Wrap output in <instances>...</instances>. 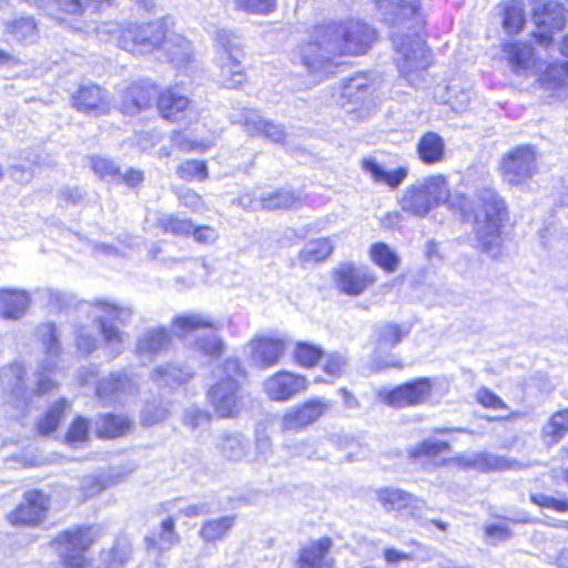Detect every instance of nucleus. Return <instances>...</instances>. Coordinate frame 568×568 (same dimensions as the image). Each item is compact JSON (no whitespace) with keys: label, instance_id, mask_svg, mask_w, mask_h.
<instances>
[{"label":"nucleus","instance_id":"f257e3e1","mask_svg":"<svg viewBox=\"0 0 568 568\" xmlns=\"http://www.w3.org/2000/svg\"><path fill=\"white\" fill-rule=\"evenodd\" d=\"M375 39V31L359 20L315 26L307 43L300 48V61L315 81L335 73V59L343 54H362Z\"/></svg>","mask_w":568,"mask_h":568},{"label":"nucleus","instance_id":"f03ea898","mask_svg":"<svg viewBox=\"0 0 568 568\" xmlns=\"http://www.w3.org/2000/svg\"><path fill=\"white\" fill-rule=\"evenodd\" d=\"M376 6L392 28L394 61L399 74L412 85H417L419 73L430 64L428 50L419 34L425 23L419 0H376Z\"/></svg>","mask_w":568,"mask_h":568},{"label":"nucleus","instance_id":"7ed1b4c3","mask_svg":"<svg viewBox=\"0 0 568 568\" xmlns=\"http://www.w3.org/2000/svg\"><path fill=\"white\" fill-rule=\"evenodd\" d=\"M506 217L507 206L504 199L491 187L479 189L474 226L483 251L491 256L500 253L503 244L500 229Z\"/></svg>","mask_w":568,"mask_h":568},{"label":"nucleus","instance_id":"20e7f679","mask_svg":"<svg viewBox=\"0 0 568 568\" xmlns=\"http://www.w3.org/2000/svg\"><path fill=\"white\" fill-rule=\"evenodd\" d=\"M464 202V196L450 199L448 182L444 175L438 174L409 185L400 199V206L409 214L425 216L439 204L446 203L450 207L462 209Z\"/></svg>","mask_w":568,"mask_h":568},{"label":"nucleus","instance_id":"39448f33","mask_svg":"<svg viewBox=\"0 0 568 568\" xmlns=\"http://www.w3.org/2000/svg\"><path fill=\"white\" fill-rule=\"evenodd\" d=\"M220 327L209 316L197 313L178 315L172 321V332L176 337L192 341L197 352L211 358H219L225 348L216 334Z\"/></svg>","mask_w":568,"mask_h":568},{"label":"nucleus","instance_id":"423d86ee","mask_svg":"<svg viewBox=\"0 0 568 568\" xmlns=\"http://www.w3.org/2000/svg\"><path fill=\"white\" fill-rule=\"evenodd\" d=\"M220 381L209 390V399L222 418L234 417L240 412V383L243 371L237 358H227Z\"/></svg>","mask_w":568,"mask_h":568},{"label":"nucleus","instance_id":"0eeeda50","mask_svg":"<svg viewBox=\"0 0 568 568\" xmlns=\"http://www.w3.org/2000/svg\"><path fill=\"white\" fill-rule=\"evenodd\" d=\"M112 29L106 32H116V41L123 50L136 55L152 53L162 45L165 33L166 23L164 20L142 24H128L119 28L116 24H110Z\"/></svg>","mask_w":568,"mask_h":568},{"label":"nucleus","instance_id":"6e6552de","mask_svg":"<svg viewBox=\"0 0 568 568\" xmlns=\"http://www.w3.org/2000/svg\"><path fill=\"white\" fill-rule=\"evenodd\" d=\"M215 42V63L220 68V79L224 87L235 89L245 81L242 42L233 32L224 29L216 31Z\"/></svg>","mask_w":568,"mask_h":568},{"label":"nucleus","instance_id":"1a4fd4ad","mask_svg":"<svg viewBox=\"0 0 568 568\" xmlns=\"http://www.w3.org/2000/svg\"><path fill=\"white\" fill-rule=\"evenodd\" d=\"M92 308L105 345L114 356L121 354L126 334L114 326L112 321H116L121 325H128L133 316L132 306L112 301H97L92 304Z\"/></svg>","mask_w":568,"mask_h":568},{"label":"nucleus","instance_id":"9d476101","mask_svg":"<svg viewBox=\"0 0 568 568\" xmlns=\"http://www.w3.org/2000/svg\"><path fill=\"white\" fill-rule=\"evenodd\" d=\"M95 532L92 527H75L59 535L52 545L68 568H84V551L93 544Z\"/></svg>","mask_w":568,"mask_h":568},{"label":"nucleus","instance_id":"9b49d317","mask_svg":"<svg viewBox=\"0 0 568 568\" xmlns=\"http://www.w3.org/2000/svg\"><path fill=\"white\" fill-rule=\"evenodd\" d=\"M37 336L44 348L45 358L42 359L39 365L36 392L44 394L57 386L51 375L58 366V357L61 353V346L57 326L52 323L39 325L37 328Z\"/></svg>","mask_w":568,"mask_h":568},{"label":"nucleus","instance_id":"f8f14e48","mask_svg":"<svg viewBox=\"0 0 568 568\" xmlns=\"http://www.w3.org/2000/svg\"><path fill=\"white\" fill-rule=\"evenodd\" d=\"M499 169L508 184L526 183L537 171L535 149L531 145H520L510 150L503 158Z\"/></svg>","mask_w":568,"mask_h":568},{"label":"nucleus","instance_id":"ddd939ff","mask_svg":"<svg viewBox=\"0 0 568 568\" xmlns=\"http://www.w3.org/2000/svg\"><path fill=\"white\" fill-rule=\"evenodd\" d=\"M375 496L385 511H396L403 517L419 518L426 508L423 499L395 487L378 488Z\"/></svg>","mask_w":568,"mask_h":568},{"label":"nucleus","instance_id":"4468645a","mask_svg":"<svg viewBox=\"0 0 568 568\" xmlns=\"http://www.w3.org/2000/svg\"><path fill=\"white\" fill-rule=\"evenodd\" d=\"M374 81L367 74H356L344 87L343 97L347 100L344 108L347 112L358 113V118L366 116L374 108Z\"/></svg>","mask_w":568,"mask_h":568},{"label":"nucleus","instance_id":"2eb2a0df","mask_svg":"<svg viewBox=\"0 0 568 568\" xmlns=\"http://www.w3.org/2000/svg\"><path fill=\"white\" fill-rule=\"evenodd\" d=\"M329 405L321 398H312L302 405L291 407L281 418V430L283 433H297L316 422Z\"/></svg>","mask_w":568,"mask_h":568},{"label":"nucleus","instance_id":"dca6fc26","mask_svg":"<svg viewBox=\"0 0 568 568\" xmlns=\"http://www.w3.org/2000/svg\"><path fill=\"white\" fill-rule=\"evenodd\" d=\"M305 376L288 371H280L263 382L267 397L275 402H287L307 388Z\"/></svg>","mask_w":568,"mask_h":568},{"label":"nucleus","instance_id":"f3484780","mask_svg":"<svg viewBox=\"0 0 568 568\" xmlns=\"http://www.w3.org/2000/svg\"><path fill=\"white\" fill-rule=\"evenodd\" d=\"M536 31L534 37L540 44L548 45L552 41L555 31H560L566 23L564 7L555 0H548L541 10L534 13Z\"/></svg>","mask_w":568,"mask_h":568},{"label":"nucleus","instance_id":"a211bd4d","mask_svg":"<svg viewBox=\"0 0 568 568\" xmlns=\"http://www.w3.org/2000/svg\"><path fill=\"white\" fill-rule=\"evenodd\" d=\"M433 384L429 378H417L403 384L393 390L381 392L386 404L394 407H405L425 403L432 393Z\"/></svg>","mask_w":568,"mask_h":568},{"label":"nucleus","instance_id":"6ab92c4d","mask_svg":"<svg viewBox=\"0 0 568 568\" xmlns=\"http://www.w3.org/2000/svg\"><path fill=\"white\" fill-rule=\"evenodd\" d=\"M374 273L367 267L356 266L352 263L342 264L335 271L337 288L351 296L363 294L374 282Z\"/></svg>","mask_w":568,"mask_h":568},{"label":"nucleus","instance_id":"aec40b11","mask_svg":"<svg viewBox=\"0 0 568 568\" xmlns=\"http://www.w3.org/2000/svg\"><path fill=\"white\" fill-rule=\"evenodd\" d=\"M48 508L49 499L41 491H28L23 501L8 515V520L14 526H36L44 519Z\"/></svg>","mask_w":568,"mask_h":568},{"label":"nucleus","instance_id":"412c9836","mask_svg":"<svg viewBox=\"0 0 568 568\" xmlns=\"http://www.w3.org/2000/svg\"><path fill=\"white\" fill-rule=\"evenodd\" d=\"M251 362L260 368L278 364L285 354L286 343L282 338L258 337L250 342Z\"/></svg>","mask_w":568,"mask_h":568},{"label":"nucleus","instance_id":"4be33fe9","mask_svg":"<svg viewBox=\"0 0 568 568\" xmlns=\"http://www.w3.org/2000/svg\"><path fill=\"white\" fill-rule=\"evenodd\" d=\"M158 94L156 88L149 81L131 84L123 91L119 109L125 114H135L151 106Z\"/></svg>","mask_w":568,"mask_h":568},{"label":"nucleus","instance_id":"5701e85b","mask_svg":"<svg viewBox=\"0 0 568 568\" xmlns=\"http://www.w3.org/2000/svg\"><path fill=\"white\" fill-rule=\"evenodd\" d=\"M74 108L83 113L101 115L110 111L106 92L95 84L82 85L72 97Z\"/></svg>","mask_w":568,"mask_h":568},{"label":"nucleus","instance_id":"b1692460","mask_svg":"<svg viewBox=\"0 0 568 568\" xmlns=\"http://www.w3.org/2000/svg\"><path fill=\"white\" fill-rule=\"evenodd\" d=\"M136 384L125 374L112 373L97 386V395L104 404L121 403L124 397L135 392Z\"/></svg>","mask_w":568,"mask_h":568},{"label":"nucleus","instance_id":"393cba45","mask_svg":"<svg viewBox=\"0 0 568 568\" xmlns=\"http://www.w3.org/2000/svg\"><path fill=\"white\" fill-rule=\"evenodd\" d=\"M240 122L250 135H261L274 143H280L285 138L282 125L263 119L256 110L244 109Z\"/></svg>","mask_w":568,"mask_h":568},{"label":"nucleus","instance_id":"a878e982","mask_svg":"<svg viewBox=\"0 0 568 568\" xmlns=\"http://www.w3.org/2000/svg\"><path fill=\"white\" fill-rule=\"evenodd\" d=\"M332 545L329 538H321L305 546L300 554L298 568H333L328 556Z\"/></svg>","mask_w":568,"mask_h":568},{"label":"nucleus","instance_id":"bb28decb","mask_svg":"<svg viewBox=\"0 0 568 568\" xmlns=\"http://www.w3.org/2000/svg\"><path fill=\"white\" fill-rule=\"evenodd\" d=\"M30 296L23 290H0V317L20 320L30 305Z\"/></svg>","mask_w":568,"mask_h":568},{"label":"nucleus","instance_id":"cd10ccee","mask_svg":"<svg viewBox=\"0 0 568 568\" xmlns=\"http://www.w3.org/2000/svg\"><path fill=\"white\" fill-rule=\"evenodd\" d=\"M133 425V420L125 415L105 414L95 419L94 432L99 438L114 439L130 433Z\"/></svg>","mask_w":568,"mask_h":568},{"label":"nucleus","instance_id":"c85d7f7f","mask_svg":"<svg viewBox=\"0 0 568 568\" xmlns=\"http://www.w3.org/2000/svg\"><path fill=\"white\" fill-rule=\"evenodd\" d=\"M503 52L508 65L518 75L526 74L536 65L532 48L526 43H507L504 45Z\"/></svg>","mask_w":568,"mask_h":568},{"label":"nucleus","instance_id":"c756f323","mask_svg":"<svg viewBox=\"0 0 568 568\" xmlns=\"http://www.w3.org/2000/svg\"><path fill=\"white\" fill-rule=\"evenodd\" d=\"M568 434V407L550 415L540 429V440L547 448L560 443Z\"/></svg>","mask_w":568,"mask_h":568},{"label":"nucleus","instance_id":"7c9ffc66","mask_svg":"<svg viewBox=\"0 0 568 568\" xmlns=\"http://www.w3.org/2000/svg\"><path fill=\"white\" fill-rule=\"evenodd\" d=\"M215 449L224 459L242 460L248 450V442L241 433H223L215 439Z\"/></svg>","mask_w":568,"mask_h":568},{"label":"nucleus","instance_id":"2f4dec72","mask_svg":"<svg viewBox=\"0 0 568 568\" xmlns=\"http://www.w3.org/2000/svg\"><path fill=\"white\" fill-rule=\"evenodd\" d=\"M171 335L164 327L150 328L142 333L135 343V352L140 356H151L169 347Z\"/></svg>","mask_w":568,"mask_h":568},{"label":"nucleus","instance_id":"473e14b6","mask_svg":"<svg viewBox=\"0 0 568 568\" xmlns=\"http://www.w3.org/2000/svg\"><path fill=\"white\" fill-rule=\"evenodd\" d=\"M26 369L22 364H12L1 374L2 383L11 389L14 406L23 409L28 405V392L24 386Z\"/></svg>","mask_w":568,"mask_h":568},{"label":"nucleus","instance_id":"72a5a7b5","mask_svg":"<svg viewBox=\"0 0 568 568\" xmlns=\"http://www.w3.org/2000/svg\"><path fill=\"white\" fill-rule=\"evenodd\" d=\"M456 462L463 468H473L479 471L504 470L513 467L511 463L505 457L488 453L459 456Z\"/></svg>","mask_w":568,"mask_h":568},{"label":"nucleus","instance_id":"f704fd0d","mask_svg":"<svg viewBox=\"0 0 568 568\" xmlns=\"http://www.w3.org/2000/svg\"><path fill=\"white\" fill-rule=\"evenodd\" d=\"M362 169L369 174L375 183H385L392 189H396L407 176L406 168H398L394 171H386L376 160L372 158L363 159Z\"/></svg>","mask_w":568,"mask_h":568},{"label":"nucleus","instance_id":"c9c22d12","mask_svg":"<svg viewBox=\"0 0 568 568\" xmlns=\"http://www.w3.org/2000/svg\"><path fill=\"white\" fill-rule=\"evenodd\" d=\"M416 150L423 163H439L445 156V142L437 133L427 132L419 139Z\"/></svg>","mask_w":568,"mask_h":568},{"label":"nucleus","instance_id":"e433bc0d","mask_svg":"<svg viewBox=\"0 0 568 568\" xmlns=\"http://www.w3.org/2000/svg\"><path fill=\"white\" fill-rule=\"evenodd\" d=\"M189 105V98L173 90L164 91L158 100L160 114L171 121H176L182 118V114L186 111Z\"/></svg>","mask_w":568,"mask_h":568},{"label":"nucleus","instance_id":"4c0bfd02","mask_svg":"<svg viewBox=\"0 0 568 568\" xmlns=\"http://www.w3.org/2000/svg\"><path fill=\"white\" fill-rule=\"evenodd\" d=\"M164 50L170 58L171 62L176 67H184L192 58L191 42L179 33H165V39L162 43Z\"/></svg>","mask_w":568,"mask_h":568},{"label":"nucleus","instance_id":"58836bf2","mask_svg":"<svg viewBox=\"0 0 568 568\" xmlns=\"http://www.w3.org/2000/svg\"><path fill=\"white\" fill-rule=\"evenodd\" d=\"M501 23L505 32L509 36L517 34L526 23L523 4L517 0H507L499 4Z\"/></svg>","mask_w":568,"mask_h":568},{"label":"nucleus","instance_id":"ea45409f","mask_svg":"<svg viewBox=\"0 0 568 568\" xmlns=\"http://www.w3.org/2000/svg\"><path fill=\"white\" fill-rule=\"evenodd\" d=\"M131 554L132 546L129 538L119 537L112 548L100 554V560L103 568H120L131 558Z\"/></svg>","mask_w":568,"mask_h":568},{"label":"nucleus","instance_id":"a19ab883","mask_svg":"<svg viewBox=\"0 0 568 568\" xmlns=\"http://www.w3.org/2000/svg\"><path fill=\"white\" fill-rule=\"evenodd\" d=\"M334 250L332 241L327 237H321L308 241L298 254L303 264L318 263L325 261Z\"/></svg>","mask_w":568,"mask_h":568},{"label":"nucleus","instance_id":"79ce46f5","mask_svg":"<svg viewBox=\"0 0 568 568\" xmlns=\"http://www.w3.org/2000/svg\"><path fill=\"white\" fill-rule=\"evenodd\" d=\"M542 87L549 91H560L568 87V61L549 64L540 77Z\"/></svg>","mask_w":568,"mask_h":568},{"label":"nucleus","instance_id":"37998d69","mask_svg":"<svg viewBox=\"0 0 568 568\" xmlns=\"http://www.w3.org/2000/svg\"><path fill=\"white\" fill-rule=\"evenodd\" d=\"M192 373L189 368H184L174 364H168L156 367L152 373V379L161 385L174 386L181 385L189 381Z\"/></svg>","mask_w":568,"mask_h":568},{"label":"nucleus","instance_id":"c03bdc74","mask_svg":"<svg viewBox=\"0 0 568 568\" xmlns=\"http://www.w3.org/2000/svg\"><path fill=\"white\" fill-rule=\"evenodd\" d=\"M234 521L235 517L233 516L206 520L200 529V537L206 542L221 540L231 530Z\"/></svg>","mask_w":568,"mask_h":568},{"label":"nucleus","instance_id":"a18cd8bd","mask_svg":"<svg viewBox=\"0 0 568 568\" xmlns=\"http://www.w3.org/2000/svg\"><path fill=\"white\" fill-rule=\"evenodd\" d=\"M175 523L173 518H166L161 524V531L159 541L154 537H146L145 544L149 550L155 549L159 552L166 551L176 545L180 540L178 532L174 529Z\"/></svg>","mask_w":568,"mask_h":568},{"label":"nucleus","instance_id":"49530a36","mask_svg":"<svg viewBox=\"0 0 568 568\" xmlns=\"http://www.w3.org/2000/svg\"><path fill=\"white\" fill-rule=\"evenodd\" d=\"M404 337V333L397 324H385L375 332V352L378 354L387 353L395 347Z\"/></svg>","mask_w":568,"mask_h":568},{"label":"nucleus","instance_id":"de8ad7c7","mask_svg":"<svg viewBox=\"0 0 568 568\" xmlns=\"http://www.w3.org/2000/svg\"><path fill=\"white\" fill-rule=\"evenodd\" d=\"M301 195L291 190H281L263 194V210L294 209L301 205Z\"/></svg>","mask_w":568,"mask_h":568},{"label":"nucleus","instance_id":"09e8293b","mask_svg":"<svg viewBox=\"0 0 568 568\" xmlns=\"http://www.w3.org/2000/svg\"><path fill=\"white\" fill-rule=\"evenodd\" d=\"M132 470L130 469L124 475H122L121 473H114L112 470L108 476H87L82 479L81 490L85 497H93L94 495L101 493L109 486L119 483L124 476H126Z\"/></svg>","mask_w":568,"mask_h":568},{"label":"nucleus","instance_id":"8fccbe9b","mask_svg":"<svg viewBox=\"0 0 568 568\" xmlns=\"http://www.w3.org/2000/svg\"><path fill=\"white\" fill-rule=\"evenodd\" d=\"M371 260L387 273H394L399 265V257L385 243H375L369 250Z\"/></svg>","mask_w":568,"mask_h":568},{"label":"nucleus","instance_id":"3c124183","mask_svg":"<svg viewBox=\"0 0 568 568\" xmlns=\"http://www.w3.org/2000/svg\"><path fill=\"white\" fill-rule=\"evenodd\" d=\"M6 34L17 41H33L37 34V24L32 18L10 20L4 26Z\"/></svg>","mask_w":568,"mask_h":568},{"label":"nucleus","instance_id":"603ef678","mask_svg":"<svg viewBox=\"0 0 568 568\" xmlns=\"http://www.w3.org/2000/svg\"><path fill=\"white\" fill-rule=\"evenodd\" d=\"M68 404L65 399L55 402L47 412L45 416L38 423V432L41 435H49L57 429L64 414Z\"/></svg>","mask_w":568,"mask_h":568},{"label":"nucleus","instance_id":"864d4df0","mask_svg":"<svg viewBox=\"0 0 568 568\" xmlns=\"http://www.w3.org/2000/svg\"><path fill=\"white\" fill-rule=\"evenodd\" d=\"M158 225L165 233L174 235H189L193 230V224L189 219H181L174 214H163L159 217Z\"/></svg>","mask_w":568,"mask_h":568},{"label":"nucleus","instance_id":"5fc2aeb1","mask_svg":"<svg viewBox=\"0 0 568 568\" xmlns=\"http://www.w3.org/2000/svg\"><path fill=\"white\" fill-rule=\"evenodd\" d=\"M322 355L323 352L320 347L304 342L297 343L294 349L296 362L304 367L316 365Z\"/></svg>","mask_w":568,"mask_h":568},{"label":"nucleus","instance_id":"6e6d98bb","mask_svg":"<svg viewBox=\"0 0 568 568\" xmlns=\"http://www.w3.org/2000/svg\"><path fill=\"white\" fill-rule=\"evenodd\" d=\"M176 174L182 180H205L207 178V168L204 161L186 160L181 163L176 170Z\"/></svg>","mask_w":568,"mask_h":568},{"label":"nucleus","instance_id":"4d7b16f0","mask_svg":"<svg viewBox=\"0 0 568 568\" xmlns=\"http://www.w3.org/2000/svg\"><path fill=\"white\" fill-rule=\"evenodd\" d=\"M448 449L449 444L446 442L426 439L413 446L408 453L412 458L434 457Z\"/></svg>","mask_w":568,"mask_h":568},{"label":"nucleus","instance_id":"13d9d810","mask_svg":"<svg viewBox=\"0 0 568 568\" xmlns=\"http://www.w3.org/2000/svg\"><path fill=\"white\" fill-rule=\"evenodd\" d=\"M91 168L101 179L118 180L121 178L119 166L108 158L93 156L91 159Z\"/></svg>","mask_w":568,"mask_h":568},{"label":"nucleus","instance_id":"bf43d9fd","mask_svg":"<svg viewBox=\"0 0 568 568\" xmlns=\"http://www.w3.org/2000/svg\"><path fill=\"white\" fill-rule=\"evenodd\" d=\"M272 456L273 444L271 437L264 432H258L255 437L254 462L257 464H266L271 462Z\"/></svg>","mask_w":568,"mask_h":568},{"label":"nucleus","instance_id":"052dcab7","mask_svg":"<svg viewBox=\"0 0 568 568\" xmlns=\"http://www.w3.org/2000/svg\"><path fill=\"white\" fill-rule=\"evenodd\" d=\"M529 498L532 504L541 508L554 509L558 513H568V499H557L542 493L530 494Z\"/></svg>","mask_w":568,"mask_h":568},{"label":"nucleus","instance_id":"680f3d73","mask_svg":"<svg viewBox=\"0 0 568 568\" xmlns=\"http://www.w3.org/2000/svg\"><path fill=\"white\" fill-rule=\"evenodd\" d=\"M236 4L248 12L267 14L275 9L276 0H236Z\"/></svg>","mask_w":568,"mask_h":568},{"label":"nucleus","instance_id":"e2e57ef3","mask_svg":"<svg viewBox=\"0 0 568 568\" xmlns=\"http://www.w3.org/2000/svg\"><path fill=\"white\" fill-rule=\"evenodd\" d=\"M88 430H89V425H88L87 419H84L82 417H78L71 424V426L67 433L65 440L69 444L83 442L87 439Z\"/></svg>","mask_w":568,"mask_h":568},{"label":"nucleus","instance_id":"0e129e2a","mask_svg":"<svg viewBox=\"0 0 568 568\" xmlns=\"http://www.w3.org/2000/svg\"><path fill=\"white\" fill-rule=\"evenodd\" d=\"M346 365L347 359L343 355L338 353H332L325 361L324 372L332 378H336L344 373Z\"/></svg>","mask_w":568,"mask_h":568},{"label":"nucleus","instance_id":"69168bd1","mask_svg":"<svg viewBox=\"0 0 568 568\" xmlns=\"http://www.w3.org/2000/svg\"><path fill=\"white\" fill-rule=\"evenodd\" d=\"M75 343L79 351L90 354L97 347L95 337L83 326L75 328Z\"/></svg>","mask_w":568,"mask_h":568},{"label":"nucleus","instance_id":"338daca9","mask_svg":"<svg viewBox=\"0 0 568 568\" xmlns=\"http://www.w3.org/2000/svg\"><path fill=\"white\" fill-rule=\"evenodd\" d=\"M210 422V415L197 407H190L184 414V424L193 429L205 426Z\"/></svg>","mask_w":568,"mask_h":568},{"label":"nucleus","instance_id":"774afa93","mask_svg":"<svg viewBox=\"0 0 568 568\" xmlns=\"http://www.w3.org/2000/svg\"><path fill=\"white\" fill-rule=\"evenodd\" d=\"M476 399L478 403H480L484 407L487 408H507V405L499 396L484 387L477 390Z\"/></svg>","mask_w":568,"mask_h":568}]
</instances>
